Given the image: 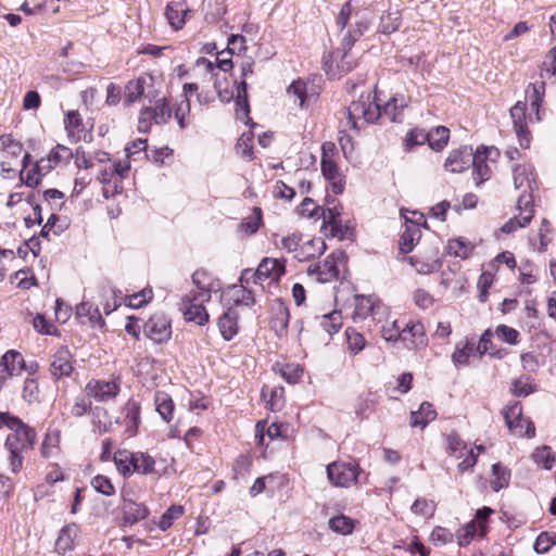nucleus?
<instances>
[{
    "instance_id": "1",
    "label": "nucleus",
    "mask_w": 556,
    "mask_h": 556,
    "mask_svg": "<svg viewBox=\"0 0 556 556\" xmlns=\"http://www.w3.org/2000/svg\"><path fill=\"white\" fill-rule=\"evenodd\" d=\"M2 426L12 431L8 434L4 445L10 453L11 470L16 473L23 466L22 453L31 450L35 444L36 432L20 418L8 413H0V427Z\"/></svg>"
},
{
    "instance_id": "2",
    "label": "nucleus",
    "mask_w": 556,
    "mask_h": 556,
    "mask_svg": "<svg viewBox=\"0 0 556 556\" xmlns=\"http://www.w3.org/2000/svg\"><path fill=\"white\" fill-rule=\"evenodd\" d=\"M336 24L341 30L349 26L341 45L351 49L355 41L369 29L370 20L365 14L355 11L351 2H345L337 16Z\"/></svg>"
},
{
    "instance_id": "3",
    "label": "nucleus",
    "mask_w": 556,
    "mask_h": 556,
    "mask_svg": "<svg viewBox=\"0 0 556 556\" xmlns=\"http://www.w3.org/2000/svg\"><path fill=\"white\" fill-rule=\"evenodd\" d=\"M381 117V106L367 96L353 101L348 108V123L355 130L362 129L366 124H372Z\"/></svg>"
},
{
    "instance_id": "4",
    "label": "nucleus",
    "mask_w": 556,
    "mask_h": 556,
    "mask_svg": "<svg viewBox=\"0 0 556 556\" xmlns=\"http://www.w3.org/2000/svg\"><path fill=\"white\" fill-rule=\"evenodd\" d=\"M321 152L323 176L331 184L332 191L340 194L344 190V178L336 162L338 155L336 144L333 142L323 143Z\"/></svg>"
},
{
    "instance_id": "5",
    "label": "nucleus",
    "mask_w": 556,
    "mask_h": 556,
    "mask_svg": "<svg viewBox=\"0 0 556 556\" xmlns=\"http://www.w3.org/2000/svg\"><path fill=\"white\" fill-rule=\"evenodd\" d=\"M147 98L150 101L159 97V89L155 86V79L150 74H142L131 79L125 86V104L130 105L140 98Z\"/></svg>"
},
{
    "instance_id": "6",
    "label": "nucleus",
    "mask_w": 556,
    "mask_h": 556,
    "mask_svg": "<svg viewBox=\"0 0 556 556\" xmlns=\"http://www.w3.org/2000/svg\"><path fill=\"white\" fill-rule=\"evenodd\" d=\"M508 429L518 437L533 438L535 427L529 418L522 416V406L519 402L507 405L503 410Z\"/></svg>"
},
{
    "instance_id": "7",
    "label": "nucleus",
    "mask_w": 556,
    "mask_h": 556,
    "mask_svg": "<svg viewBox=\"0 0 556 556\" xmlns=\"http://www.w3.org/2000/svg\"><path fill=\"white\" fill-rule=\"evenodd\" d=\"M388 315V307L374 295H356L354 319L371 317L376 323H381Z\"/></svg>"
},
{
    "instance_id": "8",
    "label": "nucleus",
    "mask_w": 556,
    "mask_h": 556,
    "mask_svg": "<svg viewBox=\"0 0 556 556\" xmlns=\"http://www.w3.org/2000/svg\"><path fill=\"white\" fill-rule=\"evenodd\" d=\"M329 480L341 488H349L357 481L359 468L356 463L334 462L327 466Z\"/></svg>"
},
{
    "instance_id": "9",
    "label": "nucleus",
    "mask_w": 556,
    "mask_h": 556,
    "mask_svg": "<svg viewBox=\"0 0 556 556\" xmlns=\"http://www.w3.org/2000/svg\"><path fill=\"white\" fill-rule=\"evenodd\" d=\"M345 260L343 252L338 251L328 255L323 263L309 266L308 273L314 274L319 282H329L339 277V265Z\"/></svg>"
},
{
    "instance_id": "10",
    "label": "nucleus",
    "mask_w": 556,
    "mask_h": 556,
    "mask_svg": "<svg viewBox=\"0 0 556 556\" xmlns=\"http://www.w3.org/2000/svg\"><path fill=\"white\" fill-rule=\"evenodd\" d=\"M143 332L154 343L167 342L172 337L170 320L163 314H155L146 321Z\"/></svg>"
},
{
    "instance_id": "11",
    "label": "nucleus",
    "mask_w": 556,
    "mask_h": 556,
    "mask_svg": "<svg viewBox=\"0 0 556 556\" xmlns=\"http://www.w3.org/2000/svg\"><path fill=\"white\" fill-rule=\"evenodd\" d=\"M519 216L513 217L507 220L501 228L504 233H511L518 228H523L530 224L533 218V205L530 194H521L518 199Z\"/></svg>"
},
{
    "instance_id": "12",
    "label": "nucleus",
    "mask_w": 556,
    "mask_h": 556,
    "mask_svg": "<svg viewBox=\"0 0 556 556\" xmlns=\"http://www.w3.org/2000/svg\"><path fill=\"white\" fill-rule=\"evenodd\" d=\"M74 370V358L70 350L62 346L51 356L50 374L55 379L68 377Z\"/></svg>"
},
{
    "instance_id": "13",
    "label": "nucleus",
    "mask_w": 556,
    "mask_h": 556,
    "mask_svg": "<svg viewBox=\"0 0 556 556\" xmlns=\"http://www.w3.org/2000/svg\"><path fill=\"white\" fill-rule=\"evenodd\" d=\"M205 302L198 300L194 293L186 295L180 307L186 319L200 326L205 325L208 321V314L203 305Z\"/></svg>"
},
{
    "instance_id": "14",
    "label": "nucleus",
    "mask_w": 556,
    "mask_h": 556,
    "mask_svg": "<svg viewBox=\"0 0 556 556\" xmlns=\"http://www.w3.org/2000/svg\"><path fill=\"white\" fill-rule=\"evenodd\" d=\"M492 152V148L484 146L479 147L472 155L470 166H472V176L476 185L479 186L491 177V168L486 160Z\"/></svg>"
},
{
    "instance_id": "15",
    "label": "nucleus",
    "mask_w": 556,
    "mask_h": 556,
    "mask_svg": "<svg viewBox=\"0 0 556 556\" xmlns=\"http://www.w3.org/2000/svg\"><path fill=\"white\" fill-rule=\"evenodd\" d=\"M510 116L519 144L523 149H528L530 147L531 137L526 123V103L518 101L510 109Z\"/></svg>"
},
{
    "instance_id": "16",
    "label": "nucleus",
    "mask_w": 556,
    "mask_h": 556,
    "mask_svg": "<svg viewBox=\"0 0 556 556\" xmlns=\"http://www.w3.org/2000/svg\"><path fill=\"white\" fill-rule=\"evenodd\" d=\"M121 391L115 381L91 380L86 386V392L98 402H108Z\"/></svg>"
},
{
    "instance_id": "17",
    "label": "nucleus",
    "mask_w": 556,
    "mask_h": 556,
    "mask_svg": "<svg viewBox=\"0 0 556 556\" xmlns=\"http://www.w3.org/2000/svg\"><path fill=\"white\" fill-rule=\"evenodd\" d=\"M472 155L470 147L453 150L445 160L444 167L451 173H462L470 167Z\"/></svg>"
},
{
    "instance_id": "18",
    "label": "nucleus",
    "mask_w": 556,
    "mask_h": 556,
    "mask_svg": "<svg viewBox=\"0 0 556 556\" xmlns=\"http://www.w3.org/2000/svg\"><path fill=\"white\" fill-rule=\"evenodd\" d=\"M258 280L278 281L286 273L285 261L265 257L257 267Z\"/></svg>"
},
{
    "instance_id": "19",
    "label": "nucleus",
    "mask_w": 556,
    "mask_h": 556,
    "mask_svg": "<svg viewBox=\"0 0 556 556\" xmlns=\"http://www.w3.org/2000/svg\"><path fill=\"white\" fill-rule=\"evenodd\" d=\"M271 312L273 316L269 321L270 328L276 332L278 337L286 336L290 319L289 308L282 301L276 300Z\"/></svg>"
},
{
    "instance_id": "20",
    "label": "nucleus",
    "mask_w": 556,
    "mask_h": 556,
    "mask_svg": "<svg viewBox=\"0 0 556 556\" xmlns=\"http://www.w3.org/2000/svg\"><path fill=\"white\" fill-rule=\"evenodd\" d=\"M318 320L319 332H323L321 340L328 342L334 333L339 332L343 325L342 314L333 311L316 318Z\"/></svg>"
},
{
    "instance_id": "21",
    "label": "nucleus",
    "mask_w": 556,
    "mask_h": 556,
    "mask_svg": "<svg viewBox=\"0 0 556 556\" xmlns=\"http://www.w3.org/2000/svg\"><path fill=\"white\" fill-rule=\"evenodd\" d=\"M79 527L78 525L72 522L64 526L58 535L55 541V551L60 555H65L66 553L74 549L75 540L78 536Z\"/></svg>"
},
{
    "instance_id": "22",
    "label": "nucleus",
    "mask_w": 556,
    "mask_h": 556,
    "mask_svg": "<svg viewBox=\"0 0 556 556\" xmlns=\"http://www.w3.org/2000/svg\"><path fill=\"white\" fill-rule=\"evenodd\" d=\"M408 105V99L403 94L392 97L381 108V117H388L390 122L402 123L403 111Z\"/></svg>"
},
{
    "instance_id": "23",
    "label": "nucleus",
    "mask_w": 556,
    "mask_h": 556,
    "mask_svg": "<svg viewBox=\"0 0 556 556\" xmlns=\"http://www.w3.org/2000/svg\"><path fill=\"white\" fill-rule=\"evenodd\" d=\"M64 126L72 142H78L86 139L87 134L78 111L67 112L64 118Z\"/></svg>"
},
{
    "instance_id": "24",
    "label": "nucleus",
    "mask_w": 556,
    "mask_h": 556,
    "mask_svg": "<svg viewBox=\"0 0 556 556\" xmlns=\"http://www.w3.org/2000/svg\"><path fill=\"white\" fill-rule=\"evenodd\" d=\"M187 4L182 1L169 2L165 9V16L169 25L175 29H181L188 14Z\"/></svg>"
},
{
    "instance_id": "25",
    "label": "nucleus",
    "mask_w": 556,
    "mask_h": 556,
    "mask_svg": "<svg viewBox=\"0 0 556 556\" xmlns=\"http://www.w3.org/2000/svg\"><path fill=\"white\" fill-rule=\"evenodd\" d=\"M218 329L226 341H230L238 333V313L228 308L218 319Z\"/></svg>"
},
{
    "instance_id": "26",
    "label": "nucleus",
    "mask_w": 556,
    "mask_h": 556,
    "mask_svg": "<svg viewBox=\"0 0 556 556\" xmlns=\"http://www.w3.org/2000/svg\"><path fill=\"white\" fill-rule=\"evenodd\" d=\"M326 250V244L323 239L314 238L303 243L300 247V252L294 254V257L301 262L307 261L315 256L321 255Z\"/></svg>"
},
{
    "instance_id": "27",
    "label": "nucleus",
    "mask_w": 556,
    "mask_h": 556,
    "mask_svg": "<svg viewBox=\"0 0 556 556\" xmlns=\"http://www.w3.org/2000/svg\"><path fill=\"white\" fill-rule=\"evenodd\" d=\"M1 366L9 376H18L24 371L25 361L21 353L10 350L2 356Z\"/></svg>"
},
{
    "instance_id": "28",
    "label": "nucleus",
    "mask_w": 556,
    "mask_h": 556,
    "mask_svg": "<svg viewBox=\"0 0 556 556\" xmlns=\"http://www.w3.org/2000/svg\"><path fill=\"white\" fill-rule=\"evenodd\" d=\"M76 314L80 318H86L92 327H103L105 325L99 308L89 302H81L76 306Z\"/></svg>"
},
{
    "instance_id": "29",
    "label": "nucleus",
    "mask_w": 556,
    "mask_h": 556,
    "mask_svg": "<svg viewBox=\"0 0 556 556\" xmlns=\"http://www.w3.org/2000/svg\"><path fill=\"white\" fill-rule=\"evenodd\" d=\"M421 238V231L417 224L406 225L403 233L400 238V251L403 254H407L413 251L416 242Z\"/></svg>"
},
{
    "instance_id": "30",
    "label": "nucleus",
    "mask_w": 556,
    "mask_h": 556,
    "mask_svg": "<svg viewBox=\"0 0 556 556\" xmlns=\"http://www.w3.org/2000/svg\"><path fill=\"white\" fill-rule=\"evenodd\" d=\"M123 509L125 522L130 525L146 519L149 515V509L143 503L134 501H125Z\"/></svg>"
},
{
    "instance_id": "31",
    "label": "nucleus",
    "mask_w": 556,
    "mask_h": 556,
    "mask_svg": "<svg viewBox=\"0 0 556 556\" xmlns=\"http://www.w3.org/2000/svg\"><path fill=\"white\" fill-rule=\"evenodd\" d=\"M211 278L205 270H195L192 275V282L198 288L197 292H193L197 294V299L200 301H210L211 300V292H212V286H211Z\"/></svg>"
},
{
    "instance_id": "32",
    "label": "nucleus",
    "mask_w": 556,
    "mask_h": 556,
    "mask_svg": "<svg viewBox=\"0 0 556 556\" xmlns=\"http://www.w3.org/2000/svg\"><path fill=\"white\" fill-rule=\"evenodd\" d=\"M437 413L429 402L421 403L417 412L410 414V426L425 428L430 421L434 420Z\"/></svg>"
},
{
    "instance_id": "33",
    "label": "nucleus",
    "mask_w": 556,
    "mask_h": 556,
    "mask_svg": "<svg viewBox=\"0 0 556 556\" xmlns=\"http://www.w3.org/2000/svg\"><path fill=\"white\" fill-rule=\"evenodd\" d=\"M154 404L155 409L160 414V416L166 422H169L173 419V413L175 408L170 395L163 391H156L154 394Z\"/></svg>"
},
{
    "instance_id": "34",
    "label": "nucleus",
    "mask_w": 556,
    "mask_h": 556,
    "mask_svg": "<svg viewBox=\"0 0 556 556\" xmlns=\"http://www.w3.org/2000/svg\"><path fill=\"white\" fill-rule=\"evenodd\" d=\"M350 50L341 45V48L332 53L340 74H348L356 66V59L350 53Z\"/></svg>"
},
{
    "instance_id": "35",
    "label": "nucleus",
    "mask_w": 556,
    "mask_h": 556,
    "mask_svg": "<svg viewBox=\"0 0 556 556\" xmlns=\"http://www.w3.org/2000/svg\"><path fill=\"white\" fill-rule=\"evenodd\" d=\"M388 316L389 314L381 321L383 323L380 330L381 337L388 342H396L399 340L406 342L407 338L404 337V328L401 329L397 320H389Z\"/></svg>"
},
{
    "instance_id": "36",
    "label": "nucleus",
    "mask_w": 556,
    "mask_h": 556,
    "mask_svg": "<svg viewBox=\"0 0 556 556\" xmlns=\"http://www.w3.org/2000/svg\"><path fill=\"white\" fill-rule=\"evenodd\" d=\"M124 422L129 432H135L140 422V405L138 402L129 400L124 408Z\"/></svg>"
},
{
    "instance_id": "37",
    "label": "nucleus",
    "mask_w": 556,
    "mask_h": 556,
    "mask_svg": "<svg viewBox=\"0 0 556 556\" xmlns=\"http://www.w3.org/2000/svg\"><path fill=\"white\" fill-rule=\"evenodd\" d=\"M248 85L244 79L237 87V96H236V115L238 119H247L250 121L249 113L250 106L248 102Z\"/></svg>"
},
{
    "instance_id": "38",
    "label": "nucleus",
    "mask_w": 556,
    "mask_h": 556,
    "mask_svg": "<svg viewBox=\"0 0 556 556\" xmlns=\"http://www.w3.org/2000/svg\"><path fill=\"white\" fill-rule=\"evenodd\" d=\"M427 142L434 151H441L447 144L450 130L444 126H438L427 132Z\"/></svg>"
},
{
    "instance_id": "39",
    "label": "nucleus",
    "mask_w": 556,
    "mask_h": 556,
    "mask_svg": "<svg viewBox=\"0 0 556 556\" xmlns=\"http://www.w3.org/2000/svg\"><path fill=\"white\" fill-rule=\"evenodd\" d=\"M409 333L412 337L410 343L407 344L408 348H419L427 345V337L425 332V327L421 323H409L404 327V337Z\"/></svg>"
},
{
    "instance_id": "40",
    "label": "nucleus",
    "mask_w": 556,
    "mask_h": 556,
    "mask_svg": "<svg viewBox=\"0 0 556 556\" xmlns=\"http://www.w3.org/2000/svg\"><path fill=\"white\" fill-rule=\"evenodd\" d=\"M534 182L533 168L531 165H517L514 168V185L516 189L527 187L532 189Z\"/></svg>"
},
{
    "instance_id": "41",
    "label": "nucleus",
    "mask_w": 556,
    "mask_h": 556,
    "mask_svg": "<svg viewBox=\"0 0 556 556\" xmlns=\"http://www.w3.org/2000/svg\"><path fill=\"white\" fill-rule=\"evenodd\" d=\"M472 249L473 247L468 240L464 238H457L448 240L446 245V253L448 255L465 260L470 256Z\"/></svg>"
},
{
    "instance_id": "42",
    "label": "nucleus",
    "mask_w": 556,
    "mask_h": 556,
    "mask_svg": "<svg viewBox=\"0 0 556 556\" xmlns=\"http://www.w3.org/2000/svg\"><path fill=\"white\" fill-rule=\"evenodd\" d=\"M155 105L152 108L153 122L155 124H166L172 118V109L165 97L152 99Z\"/></svg>"
},
{
    "instance_id": "43",
    "label": "nucleus",
    "mask_w": 556,
    "mask_h": 556,
    "mask_svg": "<svg viewBox=\"0 0 556 556\" xmlns=\"http://www.w3.org/2000/svg\"><path fill=\"white\" fill-rule=\"evenodd\" d=\"M328 525L333 532L341 535L351 534L355 528V521L345 515H338L330 518Z\"/></svg>"
},
{
    "instance_id": "44",
    "label": "nucleus",
    "mask_w": 556,
    "mask_h": 556,
    "mask_svg": "<svg viewBox=\"0 0 556 556\" xmlns=\"http://www.w3.org/2000/svg\"><path fill=\"white\" fill-rule=\"evenodd\" d=\"M476 536H482L476 520L469 521L456 532V539L459 546H467Z\"/></svg>"
},
{
    "instance_id": "45",
    "label": "nucleus",
    "mask_w": 556,
    "mask_h": 556,
    "mask_svg": "<svg viewBox=\"0 0 556 556\" xmlns=\"http://www.w3.org/2000/svg\"><path fill=\"white\" fill-rule=\"evenodd\" d=\"M288 94L290 98H293L294 102H298L299 106L304 108L306 105V101L309 100L313 94L307 93L306 83L303 80L293 81L288 88Z\"/></svg>"
},
{
    "instance_id": "46",
    "label": "nucleus",
    "mask_w": 556,
    "mask_h": 556,
    "mask_svg": "<svg viewBox=\"0 0 556 556\" xmlns=\"http://www.w3.org/2000/svg\"><path fill=\"white\" fill-rule=\"evenodd\" d=\"M3 157L17 159L23 152V144L15 140L12 135L5 134L0 137Z\"/></svg>"
},
{
    "instance_id": "47",
    "label": "nucleus",
    "mask_w": 556,
    "mask_h": 556,
    "mask_svg": "<svg viewBox=\"0 0 556 556\" xmlns=\"http://www.w3.org/2000/svg\"><path fill=\"white\" fill-rule=\"evenodd\" d=\"M131 459L132 452L128 450H118L113 455V462L117 471L125 478L130 476Z\"/></svg>"
},
{
    "instance_id": "48",
    "label": "nucleus",
    "mask_w": 556,
    "mask_h": 556,
    "mask_svg": "<svg viewBox=\"0 0 556 556\" xmlns=\"http://www.w3.org/2000/svg\"><path fill=\"white\" fill-rule=\"evenodd\" d=\"M493 480L491 485L493 491L498 492L501 489L506 488L509 483L510 473L506 467L500 463L492 466Z\"/></svg>"
},
{
    "instance_id": "49",
    "label": "nucleus",
    "mask_w": 556,
    "mask_h": 556,
    "mask_svg": "<svg viewBox=\"0 0 556 556\" xmlns=\"http://www.w3.org/2000/svg\"><path fill=\"white\" fill-rule=\"evenodd\" d=\"M153 296V291L151 288H144L139 292H136L131 295H128L124 299V303L126 306L131 308H140L143 305L148 304Z\"/></svg>"
},
{
    "instance_id": "50",
    "label": "nucleus",
    "mask_w": 556,
    "mask_h": 556,
    "mask_svg": "<svg viewBox=\"0 0 556 556\" xmlns=\"http://www.w3.org/2000/svg\"><path fill=\"white\" fill-rule=\"evenodd\" d=\"M475 352L473 343L466 342L464 345L456 344L455 351L452 354V361L455 366H466L469 364V358Z\"/></svg>"
},
{
    "instance_id": "51",
    "label": "nucleus",
    "mask_w": 556,
    "mask_h": 556,
    "mask_svg": "<svg viewBox=\"0 0 556 556\" xmlns=\"http://www.w3.org/2000/svg\"><path fill=\"white\" fill-rule=\"evenodd\" d=\"M261 222L262 211L260 207H254L253 215L242 219L239 225V230L245 235H253L258 230Z\"/></svg>"
},
{
    "instance_id": "52",
    "label": "nucleus",
    "mask_w": 556,
    "mask_h": 556,
    "mask_svg": "<svg viewBox=\"0 0 556 556\" xmlns=\"http://www.w3.org/2000/svg\"><path fill=\"white\" fill-rule=\"evenodd\" d=\"M48 155L50 156V162H52L55 167L68 164L74 157L72 150L63 144H56Z\"/></svg>"
},
{
    "instance_id": "53",
    "label": "nucleus",
    "mask_w": 556,
    "mask_h": 556,
    "mask_svg": "<svg viewBox=\"0 0 556 556\" xmlns=\"http://www.w3.org/2000/svg\"><path fill=\"white\" fill-rule=\"evenodd\" d=\"M532 458L534 463L538 465H542L545 469H551L555 464V456L552 452V448L547 445L542 447H538L533 454Z\"/></svg>"
},
{
    "instance_id": "54",
    "label": "nucleus",
    "mask_w": 556,
    "mask_h": 556,
    "mask_svg": "<svg viewBox=\"0 0 556 556\" xmlns=\"http://www.w3.org/2000/svg\"><path fill=\"white\" fill-rule=\"evenodd\" d=\"M410 510L417 516L431 518L435 511V504L433 501L420 497L413 503Z\"/></svg>"
},
{
    "instance_id": "55",
    "label": "nucleus",
    "mask_w": 556,
    "mask_h": 556,
    "mask_svg": "<svg viewBox=\"0 0 556 556\" xmlns=\"http://www.w3.org/2000/svg\"><path fill=\"white\" fill-rule=\"evenodd\" d=\"M22 395L28 403L39 402L40 389L36 378L28 377L25 379Z\"/></svg>"
},
{
    "instance_id": "56",
    "label": "nucleus",
    "mask_w": 556,
    "mask_h": 556,
    "mask_svg": "<svg viewBox=\"0 0 556 556\" xmlns=\"http://www.w3.org/2000/svg\"><path fill=\"white\" fill-rule=\"evenodd\" d=\"M230 291L233 295V302L236 305L252 306L255 303L254 295L251 290L247 287L232 286Z\"/></svg>"
},
{
    "instance_id": "57",
    "label": "nucleus",
    "mask_w": 556,
    "mask_h": 556,
    "mask_svg": "<svg viewBox=\"0 0 556 556\" xmlns=\"http://www.w3.org/2000/svg\"><path fill=\"white\" fill-rule=\"evenodd\" d=\"M446 444L448 453L456 457H462L467 451L466 442L455 432H452L446 437Z\"/></svg>"
},
{
    "instance_id": "58",
    "label": "nucleus",
    "mask_w": 556,
    "mask_h": 556,
    "mask_svg": "<svg viewBox=\"0 0 556 556\" xmlns=\"http://www.w3.org/2000/svg\"><path fill=\"white\" fill-rule=\"evenodd\" d=\"M184 514V508L181 506H170L160 518L157 523L159 528L162 531H166L172 527L174 520L178 519Z\"/></svg>"
},
{
    "instance_id": "59",
    "label": "nucleus",
    "mask_w": 556,
    "mask_h": 556,
    "mask_svg": "<svg viewBox=\"0 0 556 556\" xmlns=\"http://www.w3.org/2000/svg\"><path fill=\"white\" fill-rule=\"evenodd\" d=\"M61 441V432L59 429H50L41 444V454L45 457H50L51 450L59 446Z\"/></svg>"
},
{
    "instance_id": "60",
    "label": "nucleus",
    "mask_w": 556,
    "mask_h": 556,
    "mask_svg": "<svg viewBox=\"0 0 556 556\" xmlns=\"http://www.w3.org/2000/svg\"><path fill=\"white\" fill-rule=\"evenodd\" d=\"M454 540V533L444 527L437 526L433 528L430 541L435 546H443L447 543H452Z\"/></svg>"
},
{
    "instance_id": "61",
    "label": "nucleus",
    "mask_w": 556,
    "mask_h": 556,
    "mask_svg": "<svg viewBox=\"0 0 556 556\" xmlns=\"http://www.w3.org/2000/svg\"><path fill=\"white\" fill-rule=\"evenodd\" d=\"M252 140H253V134L252 132H244L240 136L238 139L236 149L237 153L241 155V157L245 160H252L253 151H252Z\"/></svg>"
},
{
    "instance_id": "62",
    "label": "nucleus",
    "mask_w": 556,
    "mask_h": 556,
    "mask_svg": "<svg viewBox=\"0 0 556 556\" xmlns=\"http://www.w3.org/2000/svg\"><path fill=\"white\" fill-rule=\"evenodd\" d=\"M345 336H346V342H348L349 349L353 353L356 354L365 348L366 341H365L364 336L362 333H359L358 331H356L355 329L348 328L345 330Z\"/></svg>"
},
{
    "instance_id": "63",
    "label": "nucleus",
    "mask_w": 556,
    "mask_h": 556,
    "mask_svg": "<svg viewBox=\"0 0 556 556\" xmlns=\"http://www.w3.org/2000/svg\"><path fill=\"white\" fill-rule=\"evenodd\" d=\"M91 485L97 492L106 496H111L115 493V488L111 480L102 475L93 477L91 480Z\"/></svg>"
},
{
    "instance_id": "64",
    "label": "nucleus",
    "mask_w": 556,
    "mask_h": 556,
    "mask_svg": "<svg viewBox=\"0 0 556 556\" xmlns=\"http://www.w3.org/2000/svg\"><path fill=\"white\" fill-rule=\"evenodd\" d=\"M556 74V46H554L546 54L541 67V76L553 77Z\"/></svg>"
}]
</instances>
